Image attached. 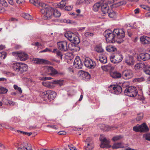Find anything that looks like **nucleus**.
<instances>
[{
  "label": "nucleus",
  "instance_id": "obj_1",
  "mask_svg": "<svg viewBox=\"0 0 150 150\" xmlns=\"http://www.w3.org/2000/svg\"><path fill=\"white\" fill-rule=\"evenodd\" d=\"M41 13L44 14L43 18L45 20L51 19L52 17V12L53 15L55 17H59L61 15L60 12L57 9L49 6L41 10Z\"/></svg>",
  "mask_w": 150,
  "mask_h": 150
},
{
  "label": "nucleus",
  "instance_id": "obj_2",
  "mask_svg": "<svg viewBox=\"0 0 150 150\" xmlns=\"http://www.w3.org/2000/svg\"><path fill=\"white\" fill-rule=\"evenodd\" d=\"M12 67L14 71L21 74L25 72L28 69V66L26 64L20 63H13Z\"/></svg>",
  "mask_w": 150,
  "mask_h": 150
},
{
  "label": "nucleus",
  "instance_id": "obj_3",
  "mask_svg": "<svg viewBox=\"0 0 150 150\" xmlns=\"http://www.w3.org/2000/svg\"><path fill=\"white\" fill-rule=\"evenodd\" d=\"M103 35L106 38V40L108 42L113 43L115 42L116 38L115 33L110 30H105L103 33Z\"/></svg>",
  "mask_w": 150,
  "mask_h": 150
},
{
  "label": "nucleus",
  "instance_id": "obj_4",
  "mask_svg": "<svg viewBox=\"0 0 150 150\" xmlns=\"http://www.w3.org/2000/svg\"><path fill=\"white\" fill-rule=\"evenodd\" d=\"M64 36L69 40L75 44H78L80 42L79 37L71 32H67L65 34Z\"/></svg>",
  "mask_w": 150,
  "mask_h": 150
},
{
  "label": "nucleus",
  "instance_id": "obj_5",
  "mask_svg": "<svg viewBox=\"0 0 150 150\" xmlns=\"http://www.w3.org/2000/svg\"><path fill=\"white\" fill-rule=\"evenodd\" d=\"M138 92L136 88L133 86H130L125 89L124 94L130 97H134L137 94Z\"/></svg>",
  "mask_w": 150,
  "mask_h": 150
},
{
  "label": "nucleus",
  "instance_id": "obj_6",
  "mask_svg": "<svg viewBox=\"0 0 150 150\" xmlns=\"http://www.w3.org/2000/svg\"><path fill=\"white\" fill-rule=\"evenodd\" d=\"M66 41H64L58 42L57 43V44L58 49L62 51H67L68 49H73V48H70V46L72 45V44H69L68 45Z\"/></svg>",
  "mask_w": 150,
  "mask_h": 150
},
{
  "label": "nucleus",
  "instance_id": "obj_7",
  "mask_svg": "<svg viewBox=\"0 0 150 150\" xmlns=\"http://www.w3.org/2000/svg\"><path fill=\"white\" fill-rule=\"evenodd\" d=\"M110 58L111 62L114 64L118 63L123 59L122 55L119 52L115 53L110 57Z\"/></svg>",
  "mask_w": 150,
  "mask_h": 150
},
{
  "label": "nucleus",
  "instance_id": "obj_8",
  "mask_svg": "<svg viewBox=\"0 0 150 150\" xmlns=\"http://www.w3.org/2000/svg\"><path fill=\"white\" fill-rule=\"evenodd\" d=\"M85 145L84 149L85 150H92L94 147V142L93 139L90 137H88L85 141Z\"/></svg>",
  "mask_w": 150,
  "mask_h": 150
},
{
  "label": "nucleus",
  "instance_id": "obj_9",
  "mask_svg": "<svg viewBox=\"0 0 150 150\" xmlns=\"http://www.w3.org/2000/svg\"><path fill=\"white\" fill-rule=\"evenodd\" d=\"M13 55H16L18 59L21 61H24L27 60L28 58V55L24 52H13L12 53Z\"/></svg>",
  "mask_w": 150,
  "mask_h": 150
},
{
  "label": "nucleus",
  "instance_id": "obj_10",
  "mask_svg": "<svg viewBox=\"0 0 150 150\" xmlns=\"http://www.w3.org/2000/svg\"><path fill=\"white\" fill-rule=\"evenodd\" d=\"M45 74L52 76L58 74V71L53 67L50 66H46L44 67Z\"/></svg>",
  "mask_w": 150,
  "mask_h": 150
},
{
  "label": "nucleus",
  "instance_id": "obj_11",
  "mask_svg": "<svg viewBox=\"0 0 150 150\" xmlns=\"http://www.w3.org/2000/svg\"><path fill=\"white\" fill-rule=\"evenodd\" d=\"M51 83L53 84H59L60 86H61L63 85V80H54L50 82L48 81L42 82V84L44 86L48 88H51L52 87V86L50 84Z\"/></svg>",
  "mask_w": 150,
  "mask_h": 150
},
{
  "label": "nucleus",
  "instance_id": "obj_12",
  "mask_svg": "<svg viewBox=\"0 0 150 150\" xmlns=\"http://www.w3.org/2000/svg\"><path fill=\"white\" fill-rule=\"evenodd\" d=\"M99 139L101 143L100 145V147L102 148H109L111 146L109 145L110 143L109 140L107 139L105 137L102 138L101 137Z\"/></svg>",
  "mask_w": 150,
  "mask_h": 150
},
{
  "label": "nucleus",
  "instance_id": "obj_13",
  "mask_svg": "<svg viewBox=\"0 0 150 150\" xmlns=\"http://www.w3.org/2000/svg\"><path fill=\"white\" fill-rule=\"evenodd\" d=\"M84 65L88 68L93 69L96 67V63L95 61H93L90 58H87L85 59Z\"/></svg>",
  "mask_w": 150,
  "mask_h": 150
},
{
  "label": "nucleus",
  "instance_id": "obj_14",
  "mask_svg": "<svg viewBox=\"0 0 150 150\" xmlns=\"http://www.w3.org/2000/svg\"><path fill=\"white\" fill-rule=\"evenodd\" d=\"M113 33H115L116 38H124L125 34V32L121 29H116L113 30Z\"/></svg>",
  "mask_w": 150,
  "mask_h": 150
},
{
  "label": "nucleus",
  "instance_id": "obj_15",
  "mask_svg": "<svg viewBox=\"0 0 150 150\" xmlns=\"http://www.w3.org/2000/svg\"><path fill=\"white\" fill-rule=\"evenodd\" d=\"M46 100L51 101L54 99L56 97V93L52 91L48 90L46 91Z\"/></svg>",
  "mask_w": 150,
  "mask_h": 150
},
{
  "label": "nucleus",
  "instance_id": "obj_16",
  "mask_svg": "<svg viewBox=\"0 0 150 150\" xmlns=\"http://www.w3.org/2000/svg\"><path fill=\"white\" fill-rule=\"evenodd\" d=\"M137 58L139 61H145L150 59V55L147 53H141L137 56Z\"/></svg>",
  "mask_w": 150,
  "mask_h": 150
},
{
  "label": "nucleus",
  "instance_id": "obj_17",
  "mask_svg": "<svg viewBox=\"0 0 150 150\" xmlns=\"http://www.w3.org/2000/svg\"><path fill=\"white\" fill-rule=\"evenodd\" d=\"M122 76L125 79H130L133 77L132 71L130 69L125 70L122 72Z\"/></svg>",
  "mask_w": 150,
  "mask_h": 150
},
{
  "label": "nucleus",
  "instance_id": "obj_18",
  "mask_svg": "<svg viewBox=\"0 0 150 150\" xmlns=\"http://www.w3.org/2000/svg\"><path fill=\"white\" fill-rule=\"evenodd\" d=\"M74 66L77 69H80L82 68L83 64L79 57H76L74 62Z\"/></svg>",
  "mask_w": 150,
  "mask_h": 150
},
{
  "label": "nucleus",
  "instance_id": "obj_19",
  "mask_svg": "<svg viewBox=\"0 0 150 150\" xmlns=\"http://www.w3.org/2000/svg\"><path fill=\"white\" fill-rule=\"evenodd\" d=\"M110 88L112 89L114 93L117 95L121 93L123 90L122 87L118 85H111Z\"/></svg>",
  "mask_w": 150,
  "mask_h": 150
},
{
  "label": "nucleus",
  "instance_id": "obj_20",
  "mask_svg": "<svg viewBox=\"0 0 150 150\" xmlns=\"http://www.w3.org/2000/svg\"><path fill=\"white\" fill-rule=\"evenodd\" d=\"M78 74L79 77L82 78L83 79L87 80L89 79L91 77L90 75L88 72L82 70L79 71Z\"/></svg>",
  "mask_w": 150,
  "mask_h": 150
},
{
  "label": "nucleus",
  "instance_id": "obj_21",
  "mask_svg": "<svg viewBox=\"0 0 150 150\" xmlns=\"http://www.w3.org/2000/svg\"><path fill=\"white\" fill-rule=\"evenodd\" d=\"M141 43L143 45H148L150 44V38L145 36H142L140 38Z\"/></svg>",
  "mask_w": 150,
  "mask_h": 150
},
{
  "label": "nucleus",
  "instance_id": "obj_22",
  "mask_svg": "<svg viewBox=\"0 0 150 150\" xmlns=\"http://www.w3.org/2000/svg\"><path fill=\"white\" fill-rule=\"evenodd\" d=\"M102 127H104V131H108L111 130H114L118 128V127L115 125H112L110 126L108 125H105V124H101Z\"/></svg>",
  "mask_w": 150,
  "mask_h": 150
},
{
  "label": "nucleus",
  "instance_id": "obj_23",
  "mask_svg": "<svg viewBox=\"0 0 150 150\" xmlns=\"http://www.w3.org/2000/svg\"><path fill=\"white\" fill-rule=\"evenodd\" d=\"M149 129L145 123H144L140 125V132H148Z\"/></svg>",
  "mask_w": 150,
  "mask_h": 150
},
{
  "label": "nucleus",
  "instance_id": "obj_24",
  "mask_svg": "<svg viewBox=\"0 0 150 150\" xmlns=\"http://www.w3.org/2000/svg\"><path fill=\"white\" fill-rule=\"evenodd\" d=\"M101 10L102 12V14L103 16H104L109 11V6L106 4H103L101 6Z\"/></svg>",
  "mask_w": 150,
  "mask_h": 150
},
{
  "label": "nucleus",
  "instance_id": "obj_25",
  "mask_svg": "<svg viewBox=\"0 0 150 150\" xmlns=\"http://www.w3.org/2000/svg\"><path fill=\"white\" fill-rule=\"evenodd\" d=\"M111 77L114 79H118L121 77V74L117 71L111 72L110 73Z\"/></svg>",
  "mask_w": 150,
  "mask_h": 150
},
{
  "label": "nucleus",
  "instance_id": "obj_26",
  "mask_svg": "<svg viewBox=\"0 0 150 150\" xmlns=\"http://www.w3.org/2000/svg\"><path fill=\"white\" fill-rule=\"evenodd\" d=\"M34 62L38 64H42L46 62V60L41 59L34 58L33 59Z\"/></svg>",
  "mask_w": 150,
  "mask_h": 150
},
{
  "label": "nucleus",
  "instance_id": "obj_27",
  "mask_svg": "<svg viewBox=\"0 0 150 150\" xmlns=\"http://www.w3.org/2000/svg\"><path fill=\"white\" fill-rule=\"evenodd\" d=\"M125 62L129 65H132L134 64V61L132 56H130L127 58Z\"/></svg>",
  "mask_w": 150,
  "mask_h": 150
},
{
  "label": "nucleus",
  "instance_id": "obj_28",
  "mask_svg": "<svg viewBox=\"0 0 150 150\" xmlns=\"http://www.w3.org/2000/svg\"><path fill=\"white\" fill-rule=\"evenodd\" d=\"M99 60L101 63L105 64L107 62V57L104 54H100L99 57Z\"/></svg>",
  "mask_w": 150,
  "mask_h": 150
},
{
  "label": "nucleus",
  "instance_id": "obj_29",
  "mask_svg": "<svg viewBox=\"0 0 150 150\" xmlns=\"http://www.w3.org/2000/svg\"><path fill=\"white\" fill-rule=\"evenodd\" d=\"M106 50L109 52L117 51L116 48L112 45L107 46L106 47Z\"/></svg>",
  "mask_w": 150,
  "mask_h": 150
},
{
  "label": "nucleus",
  "instance_id": "obj_30",
  "mask_svg": "<svg viewBox=\"0 0 150 150\" xmlns=\"http://www.w3.org/2000/svg\"><path fill=\"white\" fill-rule=\"evenodd\" d=\"M124 146L123 144L121 143H118L114 144L112 146L113 149H117L120 148H123Z\"/></svg>",
  "mask_w": 150,
  "mask_h": 150
},
{
  "label": "nucleus",
  "instance_id": "obj_31",
  "mask_svg": "<svg viewBox=\"0 0 150 150\" xmlns=\"http://www.w3.org/2000/svg\"><path fill=\"white\" fill-rule=\"evenodd\" d=\"M66 0H62V1L57 4V7L62 9L66 5Z\"/></svg>",
  "mask_w": 150,
  "mask_h": 150
},
{
  "label": "nucleus",
  "instance_id": "obj_32",
  "mask_svg": "<svg viewBox=\"0 0 150 150\" xmlns=\"http://www.w3.org/2000/svg\"><path fill=\"white\" fill-rule=\"evenodd\" d=\"M145 67H144V71L147 74L150 75V66L145 63Z\"/></svg>",
  "mask_w": 150,
  "mask_h": 150
},
{
  "label": "nucleus",
  "instance_id": "obj_33",
  "mask_svg": "<svg viewBox=\"0 0 150 150\" xmlns=\"http://www.w3.org/2000/svg\"><path fill=\"white\" fill-rule=\"evenodd\" d=\"M53 52L55 53L56 55V56L58 58H59L61 59H62V55L61 53V52L59 51L57 49H54Z\"/></svg>",
  "mask_w": 150,
  "mask_h": 150
},
{
  "label": "nucleus",
  "instance_id": "obj_34",
  "mask_svg": "<svg viewBox=\"0 0 150 150\" xmlns=\"http://www.w3.org/2000/svg\"><path fill=\"white\" fill-rule=\"evenodd\" d=\"M21 16L25 19L28 20H31L33 18L28 13H22Z\"/></svg>",
  "mask_w": 150,
  "mask_h": 150
},
{
  "label": "nucleus",
  "instance_id": "obj_35",
  "mask_svg": "<svg viewBox=\"0 0 150 150\" xmlns=\"http://www.w3.org/2000/svg\"><path fill=\"white\" fill-rule=\"evenodd\" d=\"M145 63H140L136 64L135 66V68L136 69H139L141 68H144V67H145Z\"/></svg>",
  "mask_w": 150,
  "mask_h": 150
},
{
  "label": "nucleus",
  "instance_id": "obj_36",
  "mask_svg": "<svg viewBox=\"0 0 150 150\" xmlns=\"http://www.w3.org/2000/svg\"><path fill=\"white\" fill-rule=\"evenodd\" d=\"M100 5L101 4L100 3H96L93 6V10L95 11H98Z\"/></svg>",
  "mask_w": 150,
  "mask_h": 150
},
{
  "label": "nucleus",
  "instance_id": "obj_37",
  "mask_svg": "<svg viewBox=\"0 0 150 150\" xmlns=\"http://www.w3.org/2000/svg\"><path fill=\"white\" fill-rule=\"evenodd\" d=\"M107 13L109 16L110 18H114L116 15L115 12L111 10H109Z\"/></svg>",
  "mask_w": 150,
  "mask_h": 150
},
{
  "label": "nucleus",
  "instance_id": "obj_38",
  "mask_svg": "<svg viewBox=\"0 0 150 150\" xmlns=\"http://www.w3.org/2000/svg\"><path fill=\"white\" fill-rule=\"evenodd\" d=\"M143 138L146 140L150 141V133H147L144 134Z\"/></svg>",
  "mask_w": 150,
  "mask_h": 150
},
{
  "label": "nucleus",
  "instance_id": "obj_39",
  "mask_svg": "<svg viewBox=\"0 0 150 150\" xmlns=\"http://www.w3.org/2000/svg\"><path fill=\"white\" fill-rule=\"evenodd\" d=\"M8 90L6 88L4 87L0 86V94H4L6 93L8 91Z\"/></svg>",
  "mask_w": 150,
  "mask_h": 150
},
{
  "label": "nucleus",
  "instance_id": "obj_40",
  "mask_svg": "<svg viewBox=\"0 0 150 150\" xmlns=\"http://www.w3.org/2000/svg\"><path fill=\"white\" fill-rule=\"evenodd\" d=\"M123 136L121 135H117L113 137L112 138V140L115 142L118 141L122 138Z\"/></svg>",
  "mask_w": 150,
  "mask_h": 150
},
{
  "label": "nucleus",
  "instance_id": "obj_41",
  "mask_svg": "<svg viewBox=\"0 0 150 150\" xmlns=\"http://www.w3.org/2000/svg\"><path fill=\"white\" fill-rule=\"evenodd\" d=\"M46 91L45 92L41 91L40 92L39 96L42 98H43L44 100L46 101Z\"/></svg>",
  "mask_w": 150,
  "mask_h": 150
},
{
  "label": "nucleus",
  "instance_id": "obj_42",
  "mask_svg": "<svg viewBox=\"0 0 150 150\" xmlns=\"http://www.w3.org/2000/svg\"><path fill=\"white\" fill-rule=\"evenodd\" d=\"M133 130L136 132H140V125L137 124L134 126L133 127Z\"/></svg>",
  "mask_w": 150,
  "mask_h": 150
},
{
  "label": "nucleus",
  "instance_id": "obj_43",
  "mask_svg": "<svg viewBox=\"0 0 150 150\" xmlns=\"http://www.w3.org/2000/svg\"><path fill=\"white\" fill-rule=\"evenodd\" d=\"M39 4H38V5L37 6H41L42 7V9H43L44 8H45L47 7V6H48L46 4H44V3L42 2H40L39 0H38V3Z\"/></svg>",
  "mask_w": 150,
  "mask_h": 150
},
{
  "label": "nucleus",
  "instance_id": "obj_44",
  "mask_svg": "<svg viewBox=\"0 0 150 150\" xmlns=\"http://www.w3.org/2000/svg\"><path fill=\"white\" fill-rule=\"evenodd\" d=\"M129 83L127 82H125L122 84V87L123 89H124V88H127L128 87H129Z\"/></svg>",
  "mask_w": 150,
  "mask_h": 150
},
{
  "label": "nucleus",
  "instance_id": "obj_45",
  "mask_svg": "<svg viewBox=\"0 0 150 150\" xmlns=\"http://www.w3.org/2000/svg\"><path fill=\"white\" fill-rule=\"evenodd\" d=\"M6 52H0V58L5 59L6 56Z\"/></svg>",
  "mask_w": 150,
  "mask_h": 150
},
{
  "label": "nucleus",
  "instance_id": "obj_46",
  "mask_svg": "<svg viewBox=\"0 0 150 150\" xmlns=\"http://www.w3.org/2000/svg\"><path fill=\"white\" fill-rule=\"evenodd\" d=\"M96 51L98 52H102L103 51V49L100 47H98L96 48Z\"/></svg>",
  "mask_w": 150,
  "mask_h": 150
},
{
  "label": "nucleus",
  "instance_id": "obj_47",
  "mask_svg": "<svg viewBox=\"0 0 150 150\" xmlns=\"http://www.w3.org/2000/svg\"><path fill=\"white\" fill-rule=\"evenodd\" d=\"M139 116H138L136 119V120L137 121H140L142 120L143 118V115L142 113H141L139 114Z\"/></svg>",
  "mask_w": 150,
  "mask_h": 150
},
{
  "label": "nucleus",
  "instance_id": "obj_48",
  "mask_svg": "<svg viewBox=\"0 0 150 150\" xmlns=\"http://www.w3.org/2000/svg\"><path fill=\"white\" fill-rule=\"evenodd\" d=\"M126 4V1L125 0H123L120 1L117 3V5L118 6L125 5Z\"/></svg>",
  "mask_w": 150,
  "mask_h": 150
},
{
  "label": "nucleus",
  "instance_id": "obj_49",
  "mask_svg": "<svg viewBox=\"0 0 150 150\" xmlns=\"http://www.w3.org/2000/svg\"><path fill=\"white\" fill-rule=\"evenodd\" d=\"M6 103L7 105L9 104L10 105H14L15 104V102L9 100H6Z\"/></svg>",
  "mask_w": 150,
  "mask_h": 150
},
{
  "label": "nucleus",
  "instance_id": "obj_50",
  "mask_svg": "<svg viewBox=\"0 0 150 150\" xmlns=\"http://www.w3.org/2000/svg\"><path fill=\"white\" fill-rule=\"evenodd\" d=\"M29 1L31 3L33 4L35 6H37L38 5V0L35 1V0H29Z\"/></svg>",
  "mask_w": 150,
  "mask_h": 150
},
{
  "label": "nucleus",
  "instance_id": "obj_51",
  "mask_svg": "<svg viewBox=\"0 0 150 150\" xmlns=\"http://www.w3.org/2000/svg\"><path fill=\"white\" fill-rule=\"evenodd\" d=\"M0 4L4 6H6L7 5V3L5 0H0Z\"/></svg>",
  "mask_w": 150,
  "mask_h": 150
},
{
  "label": "nucleus",
  "instance_id": "obj_52",
  "mask_svg": "<svg viewBox=\"0 0 150 150\" xmlns=\"http://www.w3.org/2000/svg\"><path fill=\"white\" fill-rule=\"evenodd\" d=\"M94 1V0H84L83 2L84 4H89Z\"/></svg>",
  "mask_w": 150,
  "mask_h": 150
},
{
  "label": "nucleus",
  "instance_id": "obj_53",
  "mask_svg": "<svg viewBox=\"0 0 150 150\" xmlns=\"http://www.w3.org/2000/svg\"><path fill=\"white\" fill-rule=\"evenodd\" d=\"M93 35V33L87 32L85 34V35L86 37H88L89 36H92Z\"/></svg>",
  "mask_w": 150,
  "mask_h": 150
},
{
  "label": "nucleus",
  "instance_id": "obj_54",
  "mask_svg": "<svg viewBox=\"0 0 150 150\" xmlns=\"http://www.w3.org/2000/svg\"><path fill=\"white\" fill-rule=\"evenodd\" d=\"M72 6H66L64 9L66 11H70L72 9Z\"/></svg>",
  "mask_w": 150,
  "mask_h": 150
},
{
  "label": "nucleus",
  "instance_id": "obj_55",
  "mask_svg": "<svg viewBox=\"0 0 150 150\" xmlns=\"http://www.w3.org/2000/svg\"><path fill=\"white\" fill-rule=\"evenodd\" d=\"M141 7L149 11H150V8L147 7L146 5H141L140 6Z\"/></svg>",
  "mask_w": 150,
  "mask_h": 150
},
{
  "label": "nucleus",
  "instance_id": "obj_56",
  "mask_svg": "<svg viewBox=\"0 0 150 150\" xmlns=\"http://www.w3.org/2000/svg\"><path fill=\"white\" fill-rule=\"evenodd\" d=\"M68 146L70 150H77L75 147L71 144L69 145Z\"/></svg>",
  "mask_w": 150,
  "mask_h": 150
},
{
  "label": "nucleus",
  "instance_id": "obj_57",
  "mask_svg": "<svg viewBox=\"0 0 150 150\" xmlns=\"http://www.w3.org/2000/svg\"><path fill=\"white\" fill-rule=\"evenodd\" d=\"M109 66L108 65L104 66L101 67L102 69L104 71H106L109 69Z\"/></svg>",
  "mask_w": 150,
  "mask_h": 150
},
{
  "label": "nucleus",
  "instance_id": "obj_58",
  "mask_svg": "<svg viewBox=\"0 0 150 150\" xmlns=\"http://www.w3.org/2000/svg\"><path fill=\"white\" fill-rule=\"evenodd\" d=\"M47 127L51 128L52 129H57V128L56 127V125H47Z\"/></svg>",
  "mask_w": 150,
  "mask_h": 150
},
{
  "label": "nucleus",
  "instance_id": "obj_59",
  "mask_svg": "<svg viewBox=\"0 0 150 150\" xmlns=\"http://www.w3.org/2000/svg\"><path fill=\"white\" fill-rule=\"evenodd\" d=\"M24 0H17V3L19 4H22L24 3Z\"/></svg>",
  "mask_w": 150,
  "mask_h": 150
},
{
  "label": "nucleus",
  "instance_id": "obj_60",
  "mask_svg": "<svg viewBox=\"0 0 150 150\" xmlns=\"http://www.w3.org/2000/svg\"><path fill=\"white\" fill-rule=\"evenodd\" d=\"M51 77L43 76L41 79L44 80H49L52 79Z\"/></svg>",
  "mask_w": 150,
  "mask_h": 150
},
{
  "label": "nucleus",
  "instance_id": "obj_61",
  "mask_svg": "<svg viewBox=\"0 0 150 150\" xmlns=\"http://www.w3.org/2000/svg\"><path fill=\"white\" fill-rule=\"evenodd\" d=\"M58 133L60 135H65L66 134V132L64 131H61L59 132Z\"/></svg>",
  "mask_w": 150,
  "mask_h": 150
},
{
  "label": "nucleus",
  "instance_id": "obj_62",
  "mask_svg": "<svg viewBox=\"0 0 150 150\" xmlns=\"http://www.w3.org/2000/svg\"><path fill=\"white\" fill-rule=\"evenodd\" d=\"M26 150H33L32 147L31 145H29L27 147H25Z\"/></svg>",
  "mask_w": 150,
  "mask_h": 150
},
{
  "label": "nucleus",
  "instance_id": "obj_63",
  "mask_svg": "<svg viewBox=\"0 0 150 150\" xmlns=\"http://www.w3.org/2000/svg\"><path fill=\"white\" fill-rule=\"evenodd\" d=\"M32 45H35L37 47H39L41 46V44L40 43L38 42H36L34 44L33 43L32 44Z\"/></svg>",
  "mask_w": 150,
  "mask_h": 150
},
{
  "label": "nucleus",
  "instance_id": "obj_64",
  "mask_svg": "<svg viewBox=\"0 0 150 150\" xmlns=\"http://www.w3.org/2000/svg\"><path fill=\"white\" fill-rule=\"evenodd\" d=\"M18 150H25V148L23 146L21 145L18 149Z\"/></svg>",
  "mask_w": 150,
  "mask_h": 150
}]
</instances>
